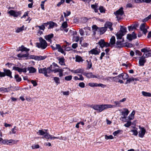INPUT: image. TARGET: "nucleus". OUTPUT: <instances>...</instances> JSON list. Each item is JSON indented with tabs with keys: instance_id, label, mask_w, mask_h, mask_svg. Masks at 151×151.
<instances>
[{
	"instance_id": "obj_33",
	"label": "nucleus",
	"mask_w": 151,
	"mask_h": 151,
	"mask_svg": "<svg viewBox=\"0 0 151 151\" xmlns=\"http://www.w3.org/2000/svg\"><path fill=\"white\" fill-rule=\"evenodd\" d=\"M99 9L101 13H105L106 11V9L103 6H99Z\"/></svg>"
},
{
	"instance_id": "obj_54",
	"label": "nucleus",
	"mask_w": 151,
	"mask_h": 151,
	"mask_svg": "<svg viewBox=\"0 0 151 151\" xmlns=\"http://www.w3.org/2000/svg\"><path fill=\"white\" fill-rule=\"evenodd\" d=\"M92 29L93 31H98L99 28L95 25H93L92 27Z\"/></svg>"
},
{
	"instance_id": "obj_52",
	"label": "nucleus",
	"mask_w": 151,
	"mask_h": 151,
	"mask_svg": "<svg viewBox=\"0 0 151 151\" xmlns=\"http://www.w3.org/2000/svg\"><path fill=\"white\" fill-rule=\"evenodd\" d=\"M63 69H62L60 68H55V69H53L52 70V72H53L54 73H56L57 72H60L61 71H62Z\"/></svg>"
},
{
	"instance_id": "obj_35",
	"label": "nucleus",
	"mask_w": 151,
	"mask_h": 151,
	"mask_svg": "<svg viewBox=\"0 0 151 151\" xmlns=\"http://www.w3.org/2000/svg\"><path fill=\"white\" fill-rule=\"evenodd\" d=\"M83 60L80 56L77 55L76 56V62H83Z\"/></svg>"
},
{
	"instance_id": "obj_46",
	"label": "nucleus",
	"mask_w": 151,
	"mask_h": 151,
	"mask_svg": "<svg viewBox=\"0 0 151 151\" xmlns=\"http://www.w3.org/2000/svg\"><path fill=\"white\" fill-rule=\"evenodd\" d=\"M0 91L5 92H8L9 91L8 90V88L3 87L0 88Z\"/></svg>"
},
{
	"instance_id": "obj_47",
	"label": "nucleus",
	"mask_w": 151,
	"mask_h": 151,
	"mask_svg": "<svg viewBox=\"0 0 151 151\" xmlns=\"http://www.w3.org/2000/svg\"><path fill=\"white\" fill-rule=\"evenodd\" d=\"M68 26L67 23L66 22H64L62 24V27L64 29H65Z\"/></svg>"
},
{
	"instance_id": "obj_19",
	"label": "nucleus",
	"mask_w": 151,
	"mask_h": 151,
	"mask_svg": "<svg viewBox=\"0 0 151 151\" xmlns=\"http://www.w3.org/2000/svg\"><path fill=\"white\" fill-rule=\"evenodd\" d=\"M53 37L54 35L53 34L51 33L48 35H45V38L46 40L48 41L49 42H51V39L53 38Z\"/></svg>"
},
{
	"instance_id": "obj_55",
	"label": "nucleus",
	"mask_w": 151,
	"mask_h": 151,
	"mask_svg": "<svg viewBox=\"0 0 151 151\" xmlns=\"http://www.w3.org/2000/svg\"><path fill=\"white\" fill-rule=\"evenodd\" d=\"M131 124H132L131 122L128 121L127 122V123L125 124H124V126L126 127H128L131 125Z\"/></svg>"
},
{
	"instance_id": "obj_48",
	"label": "nucleus",
	"mask_w": 151,
	"mask_h": 151,
	"mask_svg": "<svg viewBox=\"0 0 151 151\" xmlns=\"http://www.w3.org/2000/svg\"><path fill=\"white\" fill-rule=\"evenodd\" d=\"M116 35L117 37V39H122V37L123 36V35H121V34H119V33H117L116 34Z\"/></svg>"
},
{
	"instance_id": "obj_45",
	"label": "nucleus",
	"mask_w": 151,
	"mask_h": 151,
	"mask_svg": "<svg viewBox=\"0 0 151 151\" xmlns=\"http://www.w3.org/2000/svg\"><path fill=\"white\" fill-rule=\"evenodd\" d=\"M37 134L40 135H45V134H47V133H45L42 130H39L38 132H37Z\"/></svg>"
},
{
	"instance_id": "obj_36",
	"label": "nucleus",
	"mask_w": 151,
	"mask_h": 151,
	"mask_svg": "<svg viewBox=\"0 0 151 151\" xmlns=\"http://www.w3.org/2000/svg\"><path fill=\"white\" fill-rule=\"evenodd\" d=\"M14 78L17 82H19L22 80L21 78L19 77V76L18 74L15 75Z\"/></svg>"
},
{
	"instance_id": "obj_6",
	"label": "nucleus",
	"mask_w": 151,
	"mask_h": 151,
	"mask_svg": "<svg viewBox=\"0 0 151 151\" xmlns=\"http://www.w3.org/2000/svg\"><path fill=\"white\" fill-rule=\"evenodd\" d=\"M144 55L140 57L139 60V65L140 66H143L146 62V60L145 59Z\"/></svg>"
},
{
	"instance_id": "obj_41",
	"label": "nucleus",
	"mask_w": 151,
	"mask_h": 151,
	"mask_svg": "<svg viewBox=\"0 0 151 151\" xmlns=\"http://www.w3.org/2000/svg\"><path fill=\"white\" fill-rule=\"evenodd\" d=\"M54 80L55 83L57 85L60 83V78H59L57 77H54Z\"/></svg>"
},
{
	"instance_id": "obj_14",
	"label": "nucleus",
	"mask_w": 151,
	"mask_h": 151,
	"mask_svg": "<svg viewBox=\"0 0 151 151\" xmlns=\"http://www.w3.org/2000/svg\"><path fill=\"white\" fill-rule=\"evenodd\" d=\"M97 48H95L94 49H93L89 51V54H94L95 55H97L99 54L100 51H98L97 50Z\"/></svg>"
},
{
	"instance_id": "obj_30",
	"label": "nucleus",
	"mask_w": 151,
	"mask_h": 151,
	"mask_svg": "<svg viewBox=\"0 0 151 151\" xmlns=\"http://www.w3.org/2000/svg\"><path fill=\"white\" fill-rule=\"evenodd\" d=\"M139 79L137 78H134L133 77H132L131 78H128L127 79V81L130 83L131 82L135 81H138Z\"/></svg>"
},
{
	"instance_id": "obj_17",
	"label": "nucleus",
	"mask_w": 151,
	"mask_h": 151,
	"mask_svg": "<svg viewBox=\"0 0 151 151\" xmlns=\"http://www.w3.org/2000/svg\"><path fill=\"white\" fill-rule=\"evenodd\" d=\"M112 25L113 24L112 23L108 22L106 23L105 26V27H106L107 29V28L108 27L109 29H110V30L111 31L113 30V28L112 27Z\"/></svg>"
},
{
	"instance_id": "obj_44",
	"label": "nucleus",
	"mask_w": 151,
	"mask_h": 151,
	"mask_svg": "<svg viewBox=\"0 0 151 151\" xmlns=\"http://www.w3.org/2000/svg\"><path fill=\"white\" fill-rule=\"evenodd\" d=\"M24 26L23 25L21 27L18 28L16 30V32L19 33L24 30Z\"/></svg>"
},
{
	"instance_id": "obj_1",
	"label": "nucleus",
	"mask_w": 151,
	"mask_h": 151,
	"mask_svg": "<svg viewBox=\"0 0 151 151\" xmlns=\"http://www.w3.org/2000/svg\"><path fill=\"white\" fill-rule=\"evenodd\" d=\"M40 42H37L36 45L39 48L42 49H45L47 46V44L46 41L42 37H40L39 39Z\"/></svg>"
},
{
	"instance_id": "obj_23",
	"label": "nucleus",
	"mask_w": 151,
	"mask_h": 151,
	"mask_svg": "<svg viewBox=\"0 0 151 151\" xmlns=\"http://www.w3.org/2000/svg\"><path fill=\"white\" fill-rule=\"evenodd\" d=\"M91 8L94 9V11L95 12L97 13L98 12V4L96 3L95 4L91 5Z\"/></svg>"
},
{
	"instance_id": "obj_56",
	"label": "nucleus",
	"mask_w": 151,
	"mask_h": 151,
	"mask_svg": "<svg viewBox=\"0 0 151 151\" xmlns=\"http://www.w3.org/2000/svg\"><path fill=\"white\" fill-rule=\"evenodd\" d=\"M16 126H14L13 128L11 130V131L13 134H15L16 133V131L17 130Z\"/></svg>"
},
{
	"instance_id": "obj_31",
	"label": "nucleus",
	"mask_w": 151,
	"mask_h": 151,
	"mask_svg": "<svg viewBox=\"0 0 151 151\" xmlns=\"http://www.w3.org/2000/svg\"><path fill=\"white\" fill-rule=\"evenodd\" d=\"M135 114L134 111H133L131 114L129 116V120H133L134 118V115Z\"/></svg>"
},
{
	"instance_id": "obj_61",
	"label": "nucleus",
	"mask_w": 151,
	"mask_h": 151,
	"mask_svg": "<svg viewBox=\"0 0 151 151\" xmlns=\"http://www.w3.org/2000/svg\"><path fill=\"white\" fill-rule=\"evenodd\" d=\"M30 81L33 84L34 86H35L37 85V84L35 81L31 80Z\"/></svg>"
},
{
	"instance_id": "obj_25",
	"label": "nucleus",
	"mask_w": 151,
	"mask_h": 151,
	"mask_svg": "<svg viewBox=\"0 0 151 151\" xmlns=\"http://www.w3.org/2000/svg\"><path fill=\"white\" fill-rule=\"evenodd\" d=\"M28 70L29 71V73H33L36 71V69L32 67H28Z\"/></svg>"
},
{
	"instance_id": "obj_2",
	"label": "nucleus",
	"mask_w": 151,
	"mask_h": 151,
	"mask_svg": "<svg viewBox=\"0 0 151 151\" xmlns=\"http://www.w3.org/2000/svg\"><path fill=\"white\" fill-rule=\"evenodd\" d=\"M142 52H144L143 55L145 56V58H147L151 56V49L150 48L146 47L141 50Z\"/></svg>"
},
{
	"instance_id": "obj_8",
	"label": "nucleus",
	"mask_w": 151,
	"mask_h": 151,
	"mask_svg": "<svg viewBox=\"0 0 151 151\" xmlns=\"http://www.w3.org/2000/svg\"><path fill=\"white\" fill-rule=\"evenodd\" d=\"M13 69V70L17 71L20 73L22 72L25 73L27 72V69L26 68H21L17 67H14Z\"/></svg>"
},
{
	"instance_id": "obj_13",
	"label": "nucleus",
	"mask_w": 151,
	"mask_h": 151,
	"mask_svg": "<svg viewBox=\"0 0 151 151\" xmlns=\"http://www.w3.org/2000/svg\"><path fill=\"white\" fill-rule=\"evenodd\" d=\"M123 9V8L121 7L118 10H117L115 13H114V14L116 16L119 15L122 16L124 14Z\"/></svg>"
},
{
	"instance_id": "obj_43",
	"label": "nucleus",
	"mask_w": 151,
	"mask_h": 151,
	"mask_svg": "<svg viewBox=\"0 0 151 151\" xmlns=\"http://www.w3.org/2000/svg\"><path fill=\"white\" fill-rule=\"evenodd\" d=\"M109 78L110 79H112L114 80V82H118L119 81V78H118L117 76H116L115 77H110Z\"/></svg>"
},
{
	"instance_id": "obj_4",
	"label": "nucleus",
	"mask_w": 151,
	"mask_h": 151,
	"mask_svg": "<svg viewBox=\"0 0 151 151\" xmlns=\"http://www.w3.org/2000/svg\"><path fill=\"white\" fill-rule=\"evenodd\" d=\"M3 70L4 71V72H3L4 74L3 77L6 76L9 77L10 78H12V72L9 70L4 68Z\"/></svg>"
},
{
	"instance_id": "obj_62",
	"label": "nucleus",
	"mask_w": 151,
	"mask_h": 151,
	"mask_svg": "<svg viewBox=\"0 0 151 151\" xmlns=\"http://www.w3.org/2000/svg\"><path fill=\"white\" fill-rule=\"evenodd\" d=\"M36 27H39L40 29L42 30L43 31H44L45 29V27H44V26L43 25V24L41 26L37 25Z\"/></svg>"
},
{
	"instance_id": "obj_10",
	"label": "nucleus",
	"mask_w": 151,
	"mask_h": 151,
	"mask_svg": "<svg viewBox=\"0 0 151 151\" xmlns=\"http://www.w3.org/2000/svg\"><path fill=\"white\" fill-rule=\"evenodd\" d=\"M140 29L141 31H142L143 33L146 35L147 32V31L146 28L145 24H142L140 27Z\"/></svg>"
},
{
	"instance_id": "obj_21",
	"label": "nucleus",
	"mask_w": 151,
	"mask_h": 151,
	"mask_svg": "<svg viewBox=\"0 0 151 151\" xmlns=\"http://www.w3.org/2000/svg\"><path fill=\"white\" fill-rule=\"evenodd\" d=\"M86 61L87 63L86 69H91L92 67V63L91 59L87 60Z\"/></svg>"
},
{
	"instance_id": "obj_38",
	"label": "nucleus",
	"mask_w": 151,
	"mask_h": 151,
	"mask_svg": "<svg viewBox=\"0 0 151 151\" xmlns=\"http://www.w3.org/2000/svg\"><path fill=\"white\" fill-rule=\"evenodd\" d=\"M46 67L43 68H39V73H40L44 74V73H45L46 72Z\"/></svg>"
},
{
	"instance_id": "obj_32",
	"label": "nucleus",
	"mask_w": 151,
	"mask_h": 151,
	"mask_svg": "<svg viewBox=\"0 0 151 151\" xmlns=\"http://www.w3.org/2000/svg\"><path fill=\"white\" fill-rule=\"evenodd\" d=\"M46 56H36V60H43L45 59L46 58Z\"/></svg>"
},
{
	"instance_id": "obj_16",
	"label": "nucleus",
	"mask_w": 151,
	"mask_h": 151,
	"mask_svg": "<svg viewBox=\"0 0 151 151\" xmlns=\"http://www.w3.org/2000/svg\"><path fill=\"white\" fill-rule=\"evenodd\" d=\"M116 40L115 37L114 36H112L111 37L109 43L111 44V47H112L114 46V45L116 44Z\"/></svg>"
},
{
	"instance_id": "obj_9",
	"label": "nucleus",
	"mask_w": 151,
	"mask_h": 151,
	"mask_svg": "<svg viewBox=\"0 0 151 151\" xmlns=\"http://www.w3.org/2000/svg\"><path fill=\"white\" fill-rule=\"evenodd\" d=\"M116 48H120L124 46V45L122 43V42L120 40L117 41L116 44L114 45Z\"/></svg>"
},
{
	"instance_id": "obj_39",
	"label": "nucleus",
	"mask_w": 151,
	"mask_h": 151,
	"mask_svg": "<svg viewBox=\"0 0 151 151\" xmlns=\"http://www.w3.org/2000/svg\"><path fill=\"white\" fill-rule=\"evenodd\" d=\"M122 78L123 80L127 79L129 78V76L126 73H122Z\"/></svg>"
},
{
	"instance_id": "obj_18",
	"label": "nucleus",
	"mask_w": 151,
	"mask_h": 151,
	"mask_svg": "<svg viewBox=\"0 0 151 151\" xmlns=\"http://www.w3.org/2000/svg\"><path fill=\"white\" fill-rule=\"evenodd\" d=\"M83 75L85 76L86 77L88 78H96V76L93 75L92 73H86V72H84Z\"/></svg>"
},
{
	"instance_id": "obj_49",
	"label": "nucleus",
	"mask_w": 151,
	"mask_h": 151,
	"mask_svg": "<svg viewBox=\"0 0 151 151\" xmlns=\"http://www.w3.org/2000/svg\"><path fill=\"white\" fill-rule=\"evenodd\" d=\"M72 76L70 75L66 76L65 77V79L67 81H70L72 79Z\"/></svg>"
},
{
	"instance_id": "obj_22",
	"label": "nucleus",
	"mask_w": 151,
	"mask_h": 151,
	"mask_svg": "<svg viewBox=\"0 0 151 151\" xmlns=\"http://www.w3.org/2000/svg\"><path fill=\"white\" fill-rule=\"evenodd\" d=\"M107 30L106 27H102L99 28L98 31L100 32V34H104Z\"/></svg>"
},
{
	"instance_id": "obj_53",
	"label": "nucleus",
	"mask_w": 151,
	"mask_h": 151,
	"mask_svg": "<svg viewBox=\"0 0 151 151\" xmlns=\"http://www.w3.org/2000/svg\"><path fill=\"white\" fill-rule=\"evenodd\" d=\"M121 132H122V131L121 130H118L114 132L113 134L114 136H116Z\"/></svg>"
},
{
	"instance_id": "obj_28",
	"label": "nucleus",
	"mask_w": 151,
	"mask_h": 151,
	"mask_svg": "<svg viewBox=\"0 0 151 151\" xmlns=\"http://www.w3.org/2000/svg\"><path fill=\"white\" fill-rule=\"evenodd\" d=\"M19 48H20L21 49V50H20V51L22 52L26 51V52H28L29 50V49H28L26 47H25L23 45H22L21 47H19Z\"/></svg>"
},
{
	"instance_id": "obj_11",
	"label": "nucleus",
	"mask_w": 151,
	"mask_h": 151,
	"mask_svg": "<svg viewBox=\"0 0 151 151\" xmlns=\"http://www.w3.org/2000/svg\"><path fill=\"white\" fill-rule=\"evenodd\" d=\"M70 71L75 73H80L83 75L84 73V70L81 68H78L76 70H71Z\"/></svg>"
},
{
	"instance_id": "obj_57",
	"label": "nucleus",
	"mask_w": 151,
	"mask_h": 151,
	"mask_svg": "<svg viewBox=\"0 0 151 151\" xmlns=\"http://www.w3.org/2000/svg\"><path fill=\"white\" fill-rule=\"evenodd\" d=\"M39 147L40 146L38 144L33 145L32 146V148L33 149H38L39 148Z\"/></svg>"
},
{
	"instance_id": "obj_3",
	"label": "nucleus",
	"mask_w": 151,
	"mask_h": 151,
	"mask_svg": "<svg viewBox=\"0 0 151 151\" xmlns=\"http://www.w3.org/2000/svg\"><path fill=\"white\" fill-rule=\"evenodd\" d=\"M0 142H1V143L4 145H11L15 143V141L13 139H3L1 138H0Z\"/></svg>"
},
{
	"instance_id": "obj_51",
	"label": "nucleus",
	"mask_w": 151,
	"mask_h": 151,
	"mask_svg": "<svg viewBox=\"0 0 151 151\" xmlns=\"http://www.w3.org/2000/svg\"><path fill=\"white\" fill-rule=\"evenodd\" d=\"M128 28L129 31H132L134 29H136L135 27L134 26L133 24L128 26Z\"/></svg>"
},
{
	"instance_id": "obj_5",
	"label": "nucleus",
	"mask_w": 151,
	"mask_h": 151,
	"mask_svg": "<svg viewBox=\"0 0 151 151\" xmlns=\"http://www.w3.org/2000/svg\"><path fill=\"white\" fill-rule=\"evenodd\" d=\"M8 13L10 14V15L13 16L14 17H17L19 15L21 14V12H16L13 10H10L9 11Z\"/></svg>"
},
{
	"instance_id": "obj_27",
	"label": "nucleus",
	"mask_w": 151,
	"mask_h": 151,
	"mask_svg": "<svg viewBox=\"0 0 151 151\" xmlns=\"http://www.w3.org/2000/svg\"><path fill=\"white\" fill-rule=\"evenodd\" d=\"M105 43V42L103 39H101L98 42V44L101 48H103L104 47V44Z\"/></svg>"
},
{
	"instance_id": "obj_42",
	"label": "nucleus",
	"mask_w": 151,
	"mask_h": 151,
	"mask_svg": "<svg viewBox=\"0 0 151 151\" xmlns=\"http://www.w3.org/2000/svg\"><path fill=\"white\" fill-rule=\"evenodd\" d=\"M120 30L122 31L125 34H126L127 32L126 27L122 26H121Z\"/></svg>"
},
{
	"instance_id": "obj_26",
	"label": "nucleus",
	"mask_w": 151,
	"mask_h": 151,
	"mask_svg": "<svg viewBox=\"0 0 151 151\" xmlns=\"http://www.w3.org/2000/svg\"><path fill=\"white\" fill-rule=\"evenodd\" d=\"M58 60L59 61V63L61 65H65V59L64 57L59 58Z\"/></svg>"
},
{
	"instance_id": "obj_60",
	"label": "nucleus",
	"mask_w": 151,
	"mask_h": 151,
	"mask_svg": "<svg viewBox=\"0 0 151 151\" xmlns=\"http://www.w3.org/2000/svg\"><path fill=\"white\" fill-rule=\"evenodd\" d=\"M136 55L138 56H141L142 55V52L139 50H137L135 52Z\"/></svg>"
},
{
	"instance_id": "obj_40",
	"label": "nucleus",
	"mask_w": 151,
	"mask_h": 151,
	"mask_svg": "<svg viewBox=\"0 0 151 151\" xmlns=\"http://www.w3.org/2000/svg\"><path fill=\"white\" fill-rule=\"evenodd\" d=\"M125 109V111H123L122 112V114L123 116H127L129 113V111L127 109Z\"/></svg>"
},
{
	"instance_id": "obj_59",
	"label": "nucleus",
	"mask_w": 151,
	"mask_h": 151,
	"mask_svg": "<svg viewBox=\"0 0 151 151\" xmlns=\"http://www.w3.org/2000/svg\"><path fill=\"white\" fill-rule=\"evenodd\" d=\"M105 138L106 139H112L114 138V137L112 135H110L109 136L105 135Z\"/></svg>"
},
{
	"instance_id": "obj_7",
	"label": "nucleus",
	"mask_w": 151,
	"mask_h": 151,
	"mask_svg": "<svg viewBox=\"0 0 151 151\" xmlns=\"http://www.w3.org/2000/svg\"><path fill=\"white\" fill-rule=\"evenodd\" d=\"M93 108L94 110L98 111L99 112H101L104 110L103 105H94Z\"/></svg>"
},
{
	"instance_id": "obj_29",
	"label": "nucleus",
	"mask_w": 151,
	"mask_h": 151,
	"mask_svg": "<svg viewBox=\"0 0 151 151\" xmlns=\"http://www.w3.org/2000/svg\"><path fill=\"white\" fill-rule=\"evenodd\" d=\"M49 26L48 27V29H49L53 28L56 23L53 22H48Z\"/></svg>"
},
{
	"instance_id": "obj_12",
	"label": "nucleus",
	"mask_w": 151,
	"mask_h": 151,
	"mask_svg": "<svg viewBox=\"0 0 151 151\" xmlns=\"http://www.w3.org/2000/svg\"><path fill=\"white\" fill-rule=\"evenodd\" d=\"M44 137L45 138L47 139H58L59 138V137H52V135H50V134H47V133L46 134H45L44 135Z\"/></svg>"
},
{
	"instance_id": "obj_37",
	"label": "nucleus",
	"mask_w": 151,
	"mask_h": 151,
	"mask_svg": "<svg viewBox=\"0 0 151 151\" xmlns=\"http://www.w3.org/2000/svg\"><path fill=\"white\" fill-rule=\"evenodd\" d=\"M142 95L145 96H151V93H149L147 92L144 91H142Z\"/></svg>"
},
{
	"instance_id": "obj_20",
	"label": "nucleus",
	"mask_w": 151,
	"mask_h": 151,
	"mask_svg": "<svg viewBox=\"0 0 151 151\" xmlns=\"http://www.w3.org/2000/svg\"><path fill=\"white\" fill-rule=\"evenodd\" d=\"M56 46L57 49L58 50V51L61 52L62 54H64V55H65V53L64 52L63 49L62 48L60 45L59 44H56Z\"/></svg>"
},
{
	"instance_id": "obj_15",
	"label": "nucleus",
	"mask_w": 151,
	"mask_h": 151,
	"mask_svg": "<svg viewBox=\"0 0 151 151\" xmlns=\"http://www.w3.org/2000/svg\"><path fill=\"white\" fill-rule=\"evenodd\" d=\"M146 130L144 127H141V131L139 132V136L141 137H143L145 134Z\"/></svg>"
},
{
	"instance_id": "obj_34",
	"label": "nucleus",
	"mask_w": 151,
	"mask_h": 151,
	"mask_svg": "<svg viewBox=\"0 0 151 151\" xmlns=\"http://www.w3.org/2000/svg\"><path fill=\"white\" fill-rule=\"evenodd\" d=\"M103 105V107L104 108V110L106 109H108V108H114L113 105H111V104H104Z\"/></svg>"
},
{
	"instance_id": "obj_64",
	"label": "nucleus",
	"mask_w": 151,
	"mask_h": 151,
	"mask_svg": "<svg viewBox=\"0 0 151 151\" xmlns=\"http://www.w3.org/2000/svg\"><path fill=\"white\" fill-rule=\"evenodd\" d=\"M127 38L130 40H132L133 39L132 35L131 34H128L127 36Z\"/></svg>"
},
{
	"instance_id": "obj_24",
	"label": "nucleus",
	"mask_w": 151,
	"mask_h": 151,
	"mask_svg": "<svg viewBox=\"0 0 151 151\" xmlns=\"http://www.w3.org/2000/svg\"><path fill=\"white\" fill-rule=\"evenodd\" d=\"M113 103L114 104L113 105V108H115L117 107H121V104L120 103L119 101H113Z\"/></svg>"
},
{
	"instance_id": "obj_58",
	"label": "nucleus",
	"mask_w": 151,
	"mask_h": 151,
	"mask_svg": "<svg viewBox=\"0 0 151 151\" xmlns=\"http://www.w3.org/2000/svg\"><path fill=\"white\" fill-rule=\"evenodd\" d=\"M133 45L129 43H125L124 46L127 47H132Z\"/></svg>"
},
{
	"instance_id": "obj_63",
	"label": "nucleus",
	"mask_w": 151,
	"mask_h": 151,
	"mask_svg": "<svg viewBox=\"0 0 151 151\" xmlns=\"http://www.w3.org/2000/svg\"><path fill=\"white\" fill-rule=\"evenodd\" d=\"M79 32L81 35L83 36L84 35V31L82 29H79Z\"/></svg>"
},
{
	"instance_id": "obj_50",
	"label": "nucleus",
	"mask_w": 151,
	"mask_h": 151,
	"mask_svg": "<svg viewBox=\"0 0 151 151\" xmlns=\"http://www.w3.org/2000/svg\"><path fill=\"white\" fill-rule=\"evenodd\" d=\"M97 83H88L89 86L91 87H97Z\"/></svg>"
}]
</instances>
